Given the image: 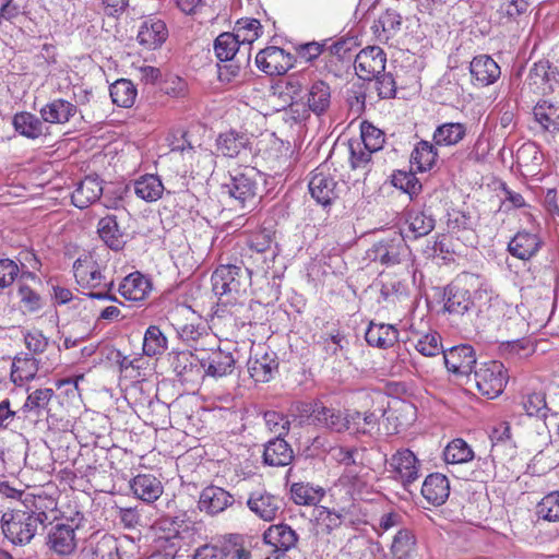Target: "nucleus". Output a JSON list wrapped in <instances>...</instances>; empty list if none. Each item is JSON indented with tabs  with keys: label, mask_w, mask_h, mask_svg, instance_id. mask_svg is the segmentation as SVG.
Returning a JSON list of instances; mask_svg holds the SVG:
<instances>
[{
	"label": "nucleus",
	"mask_w": 559,
	"mask_h": 559,
	"mask_svg": "<svg viewBox=\"0 0 559 559\" xmlns=\"http://www.w3.org/2000/svg\"><path fill=\"white\" fill-rule=\"evenodd\" d=\"M472 78L481 86L493 84L501 74L498 63L487 55L474 57L469 64Z\"/></svg>",
	"instance_id": "5701e85b"
},
{
	"label": "nucleus",
	"mask_w": 559,
	"mask_h": 559,
	"mask_svg": "<svg viewBox=\"0 0 559 559\" xmlns=\"http://www.w3.org/2000/svg\"><path fill=\"white\" fill-rule=\"evenodd\" d=\"M102 193L103 186L98 178L87 176L76 185L71 200L74 206L85 209L96 202Z\"/></svg>",
	"instance_id": "bb28decb"
},
{
	"label": "nucleus",
	"mask_w": 559,
	"mask_h": 559,
	"mask_svg": "<svg viewBox=\"0 0 559 559\" xmlns=\"http://www.w3.org/2000/svg\"><path fill=\"white\" fill-rule=\"evenodd\" d=\"M415 348L426 357H433L443 353L440 335L437 332L421 335L416 342Z\"/></svg>",
	"instance_id": "bf43d9fd"
},
{
	"label": "nucleus",
	"mask_w": 559,
	"mask_h": 559,
	"mask_svg": "<svg viewBox=\"0 0 559 559\" xmlns=\"http://www.w3.org/2000/svg\"><path fill=\"white\" fill-rule=\"evenodd\" d=\"M543 240L536 233L518 231L508 245L509 252L520 259L530 260L540 250Z\"/></svg>",
	"instance_id": "6ab92c4d"
},
{
	"label": "nucleus",
	"mask_w": 559,
	"mask_h": 559,
	"mask_svg": "<svg viewBox=\"0 0 559 559\" xmlns=\"http://www.w3.org/2000/svg\"><path fill=\"white\" fill-rule=\"evenodd\" d=\"M360 136L364 148L370 152H378L383 147L385 135L373 124L365 121L360 127Z\"/></svg>",
	"instance_id": "6e6d98bb"
},
{
	"label": "nucleus",
	"mask_w": 559,
	"mask_h": 559,
	"mask_svg": "<svg viewBox=\"0 0 559 559\" xmlns=\"http://www.w3.org/2000/svg\"><path fill=\"white\" fill-rule=\"evenodd\" d=\"M5 511L1 516L4 536L15 545H26L35 537L38 528L44 526L48 515L44 511L33 510L27 504Z\"/></svg>",
	"instance_id": "f03ea898"
},
{
	"label": "nucleus",
	"mask_w": 559,
	"mask_h": 559,
	"mask_svg": "<svg viewBox=\"0 0 559 559\" xmlns=\"http://www.w3.org/2000/svg\"><path fill=\"white\" fill-rule=\"evenodd\" d=\"M266 544L273 546L277 551H288L298 542L297 533L287 524L271 525L263 534Z\"/></svg>",
	"instance_id": "7c9ffc66"
},
{
	"label": "nucleus",
	"mask_w": 559,
	"mask_h": 559,
	"mask_svg": "<svg viewBox=\"0 0 559 559\" xmlns=\"http://www.w3.org/2000/svg\"><path fill=\"white\" fill-rule=\"evenodd\" d=\"M197 352H178L171 354V367L177 376L183 377L189 372H192L193 368L197 367L198 360L195 359Z\"/></svg>",
	"instance_id": "052dcab7"
},
{
	"label": "nucleus",
	"mask_w": 559,
	"mask_h": 559,
	"mask_svg": "<svg viewBox=\"0 0 559 559\" xmlns=\"http://www.w3.org/2000/svg\"><path fill=\"white\" fill-rule=\"evenodd\" d=\"M12 124L14 130L27 139H38L45 134V124L41 117L27 111H21L13 116Z\"/></svg>",
	"instance_id": "f704fd0d"
},
{
	"label": "nucleus",
	"mask_w": 559,
	"mask_h": 559,
	"mask_svg": "<svg viewBox=\"0 0 559 559\" xmlns=\"http://www.w3.org/2000/svg\"><path fill=\"white\" fill-rule=\"evenodd\" d=\"M138 91L134 84L127 79H119L110 85V97L114 104L122 108L133 106Z\"/></svg>",
	"instance_id": "37998d69"
},
{
	"label": "nucleus",
	"mask_w": 559,
	"mask_h": 559,
	"mask_svg": "<svg viewBox=\"0 0 559 559\" xmlns=\"http://www.w3.org/2000/svg\"><path fill=\"white\" fill-rule=\"evenodd\" d=\"M338 460L347 466L346 471L341 476L340 481L343 485L350 486L353 492H359L361 487L365 485V481L355 471L354 451L341 449Z\"/></svg>",
	"instance_id": "09e8293b"
},
{
	"label": "nucleus",
	"mask_w": 559,
	"mask_h": 559,
	"mask_svg": "<svg viewBox=\"0 0 559 559\" xmlns=\"http://www.w3.org/2000/svg\"><path fill=\"white\" fill-rule=\"evenodd\" d=\"M50 548L59 555H70L76 547L75 531L71 525L57 524L49 535Z\"/></svg>",
	"instance_id": "473e14b6"
},
{
	"label": "nucleus",
	"mask_w": 559,
	"mask_h": 559,
	"mask_svg": "<svg viewBox=\"0 0 559 559\" xmlns=\"http://www.w3.org/2000/svg\"><path fill=\"white\" fill-rule=\"evenodd\" d=\"M294 453L290 445L281 437L270 440L264 448L263 461L270 466H286L292 463Z\"/></svg>",
	"instance_id": "72a5a7b5"
},
{
	"label": "nucleus",
	"mask_w": 559,
	"mask_h": 559,
	"mask_svg": "<svg viewBox=\"0 0 559 559\" xmlns=\"http://www.w3.org/2000/svg\"><path fill=\"white\" fill-rule=\"evenodd\" d=\"M247 507L261 520L270 522L273 521L282 510L283 501L280 497L264 489H258L250 492Z\"/></svg>",
	"instance_id": "2eb2a0df"
},
{
	"label": "nucleus",
	"mask_w": 559,
	"mask_h": 559,
	"mask_svg": "<svg viewBox=\"0 0 559 559\" xmlns=\"http://www.w3.org/2000/svg\"><path fill=\"white\" fill-rule=\"evenodd\" d=\"M250 138L234 130L221 133L216 140L217 151L226 157H238L250 151Z\"/></svg>",
	"instance_id": "393cba45"
},
{
	"label": "nucleus",
	"mask_w": 559,
	"mask_h": 559,
	"mask_svg": "<svg viewBox=\"0 0 559 559\" xmlns=\"http://www.w3.org/2000/svg\"><path fill=\"white\" fill-rule=\"evenodd\" d=\"M393 478L400 481L405 489L418 480L420 463L409 449L397 450L388 461Z\"/></svg>",
	"instance_id": "6e6552de"
},
{
	"label": "nucleus",
	"mask_w": 559,
	"mask_h": 559,
	"mask_svg": "<svg viewBox=\"0 0 559 559\" xmlns=\"http://www.w3.org/2000/svg\"><path fill=\"white\" fill-rule=\"evenodd\" d=\"M82 555L83 559H118L117 540L111 535H104L96 542H90Z\"/></svg>",
	"instance_id": "e433bc0d"
},
{
	"label": "nucleus",
	"mask_w": 559,
	"mask_h": 559,
	"mask_svg": "<svg viewBox=\"0 0 559 559\" xmlns=\"http://www.w3.org/2000/svg\"><path fill=\"white\" fill-rule=\"evenodd\" d=\"M508 371L497 360L480 364L474 371V380L479 393L492 400L498 397L508 382Z\"/></svg>",
	"instance_id": "423d86ee"
},
{
	"label": "nucleus",
	"mask_w": 559,
	"mask_h": 559,
	"mask_svg": "<svg viewBox=\"0 0 559 559\" xmlns=\"http://www.w3.org/2000/svg\"><path fill=\"white\" fill-rule=\"evenodd\" d=\"M118 292L127 300L142 301L151 292V283L140 272H133L122 280Z\"/></svg>",
	"instance_id": "c85d7f7f"
},
{
	"label": "nucleus",
	"mask_w": 559,
	"mask_h": 559,
	"mask_svg": "<svg viewBox=\"0 0 559 559\" xmlns=\"http://www.w3.org/2000/svg\"><path fill=\"white\" fill-rule=\"evenodd\" d=\"M534 116L545 130L559 131V106L544 100L534 107Z\"/></svg>",
	"instance_id": "49530a36"
},
{
	"label": "nucleus",
	"mask_w": 559,
	"mask_h": 559,
	"mask_svg": "<svg viewBox=\"0 0 559 559\" xmlns=\"http://www.w3.org/2000/svg\"><path fill=\"white\" fill-rule=\"evenodd\" d=\"M421 495L433 506L443 504L450 495L449 479L440 473L428 475L421 486Z\"/></svg>",
	"instance_id": "a878e982"
},
{
	"label": "nucleus",
	"mask_w": 559,
	"mask_h": 559,
	"mask_svg": "<svg viewBox=\"0 0 559 559\" xmlns=\"http://www.w3.org/2000/svg\"><path fill=\"white\" fill-rule=\"evenodd\" d=\"M367 257L371 261L379 262L390 267L408 260L411 249L402 234L394 231L393 235L374 242L371 248L367 250Z\"/></svg>",
	"instance_id": "20e7f679"
},
{
	"label": "nucleus",
	"mask_w": 559,
	"mask_h": 559,
	"mask_svg": "<svg viewBox=\"0 0 559 559\" xmlns=\"http://www.w3.org/2000/svg\"><path fill=\"white\" fill-rule=\"evenodd\" d=\"M17 295L23 308L28 312H36L43 307V300L39 294L27 285L21 284Z\"/></svg>",
	"instance_id": "0e129e2a"
},
{
	"label": "nucleus",
	"mask_w": 559,
	"mask_h": 559,
	"mask_svg": "<svg viewBox=\"0 0 559 559\" xmlns=\"http://www.w3.org/2000/svg\"><path fill=\"white\" fill-rule=\"evenodd\" d=\"M474 457V452L468 443L456 438L448 443L443 450V459L447 464H463Z\"/></svg>",
	"instance_id": "de8ad7c7"
},
{
	"label": "nucleus",
	"mask_w": 559,
	"mask_h": 559,
	"mask_svg": "<svg viewBox=\"0 0 559 559\" xmlns=\"http://www.w3.org/2000/svg\"><path fill=\"white\" fill-rule=\"evenodd\" d=\"M305 412H310L311 423L328 428L334 432H343L348 428V411L343 413L340 409L328 407L322 402L305 405Z\"/></svg>",
	"instance_id": "9b49d317"
},
{
	"label": "nucleus",
	"mask_w": 559,
	"mask_h": 559,
	"mask_svg": "<svg viewBox=\"0 0 559 559\" xmlns=\"http://www.w3.org/2000/svg\"><path fill=\"white\" fill-rule=\"evenodd\" d=\"M195 359L204 374L221 378L230 374L235 367V358L230 352L222 349L198 350Z\"/></svg>",
	"instance_id": "9d476101"
},
{
	"label": "nucleus",
	"mask_w": 559,
	"mask_h": 559,
	"mask_svg": "<svg viewBox=\"0 0 559 559\" xmlns=\"http://www.w3.org/2000/svg\"><path fill=\"white\" fill-rule=\"evenodd\" d=\"M168 38V29L164 21L150 16L145 19L138 32V43L147 50L159 48Z\"/></svg>",
	"instance_id": "a211bd4d"
},
{
	"label": "nucleus",
	"mask_w": 559,
	"mask_h": 559,
	"mask_svg": "<svg viewBox=\"0 0 559 559\" xmlns=\"http://www.w3.org/2000/svg\"><path fill=\"white\" fill-rule=\"evenodd\" d=\"M523 408L528 416L546 417L547 415V403L546 396L542 392H534L527 394L523 399Z\"/></svg>",
	"instance_id": "680f3d73"
},
{
	"label": "nucleus",
	"mask_w": 559,
	"mask_h": 559,
	"mask_svg": "<svg viewBox=\"0 0 559 559\" xmlns=\"http://www.w3.org/2000/svg\"><path fill=\"white\" fill-rule=\"evenodd\" d=\"M407 225L415 238L428 235L433 228L436 221L432 215L424 211H411L407 214Z\"/></svg>",
	"instance_id": "603ef678"
},
{
	"label": "nucleus",
	"mask_w": 559,
	"mask_h": 559,
	"mask_svg": "<svg viewBox=\"0 0 559 559\" xmlns=\"http://www.w3.org/2000/svg\"><path fill=\"white\" fill-rule=\"evenodd\" d=\"M264 421L267 429L277 435V438L286 435L289 430L288 419L281 413L269 411L264 413Z\"/></svg>",
	"instance_id": "e2e57ef3"
},
{
	"label": "nucleus",
	"mask_w": 559,
	"mask_h": 559,
	"mask_svg": "<svg viewBox=\"0 0 559 559\" xmlns=\"http://www.w3.org/2000/svg\"><path fill=\"white\" fill-rule=\"evenodd\" d=\"M490 438L492 441L490 451V456L492 457V461L497 459L502 460L504 451H508L507 454L513 455L514 445L511 441L510 427L508 424L502 423L499 425V427L495 428L492 430Z\"/></svg>",
	"instance_id": "79ce46f5"
},
{
	"label": "nucleus",
	"mask_w": 559,
	"mask_h": 559,
	"mask_svg": "<svg viewBox=\"0 0 559 559\" xmlns=\"http://www.w3.org/2000/svg\"><path fill=\"white\" fill-rule=\"evenodd\" d=\"M135 195L146 202L159 200L164 192V185L156 175H144L133 181Z\"/></svg>",
	"instance_id": "4c0bfd02"
},
{
	"label": "nucleus",
	"mask_w": 559,
	"mask_h": 559,
	"mask_svg": "<svg viewBox=\"0 0 559 559\" xmlns=\"http://www.w3.org/2000/svg\"><path fill=\"white\" fill-rule=\"evenodd\" d=\"M74 276L82 288L91 289L86 295L92 299L118 301L111 294L114 282H105L100 266L92 257L79 258L73 264Z\"/></svg>",
	"instance_id": "7ed1b4c3"
},
{
	"label": "nucleus",
	"mask_w": 559,
	"mask_h": 559,
	"mask_svg": "<svg viewBox=\"0 0 559 559\" xmlns=\"http://www.w3.org/2000/svg\"><path fill=\"white\" fill-rule=\"evenodd\" d=\"M537 515L546 521H559V491L546 495L537 504Z\"/></svg>",
	"instance_id": "13d9d810"
},
{
	"label": "nucleus",
	"mask_w": 559,
	"mask_h": 559,
	"mask_svg": "<svg viewBox=\"0 0 559 559\" xmlns=\"http://www.w3.org/2000/svg\"><path fill=\"white\" fill-rule=\"evenodd\" d=\"M401 25V14L395 10L388 9L377 21H374L372 29L380 41H388L400 31Z\"/></svg>",
	"instance_id": "ea45409f"
},
{
	"label": "nucleus",
	"mask_w": 559,
	"mask_h": 559,
	"mask_svg": "<svg viewBox=\"0 0 559 559\" xmlns=\"http://www.w3.org/2000/svg\"><path fill=\"white\" fill-rule=\"evenodd\" d=\"M444 310L454 319L469 321L476 312L474 299L463 278L449 284L443 293Z\"/></svg>",
	"instance_id": "0eeeda50"
},
{
	"label": "nucleus",
	"mask_w": 559,
	"mask_h": 559,
	"mask_svg": "<svg viewBox=\"0 0 559 559\" xmlns=\"http://www.w3.org/2000/svg\"><path fill=\"white\" fill-rule=\"evenodd\" d=\"M277 369L275 359L267 356L261 359L251 360L249 362L250 376L257 382H267L272 379L274 371Z\"/></svg>",
	"instance_id": "864d4df0"
},
{
	"label": "nucleus",
	"mask_w": 559,
	"mask_h": 559,
	"mask_svg": "<svg viewBox=\"0 0 559 559\" xmlns=\"http://www.w3.org/2000/svg\"><path fill=\"white\" fill-rule=\"evenodd\" d=\"M373 79H376V87L380 98L389 99L395 96L396 84L391 73L382 72Z\"/></svg>",
	"instance_id": "774afa93"
},
{
	"label": "nucleus",
	"mask_w": 559,
	"mask_h": 559,
	"mask_svg": "<svg viewBox=\"0 0 559 559\" xmlns=\"http://www.w3.org/2000/svg\"><path fill=\"white\" fill-rule=\"evenodd\" d=\"M52 369V362H43L40 358L25 354L13 359L10 378L14 384L23 385L25 382L34 380L38 371L48 374Z\"/></svg>",
	"instance_id": "ddd939ff"
},
{
	"label": "nucleus",
	"mask_w": 559,
	"mask_h": 559,
	"mask_svg": "<svg viewBox=\"0 0 559 559\" xmlns=\"http://www.w3.org/2000/svg\"><path fill=\"white\" fill-rule=\"evenodd\" d=\"M386 55L378 46L361 49L354 62L357 75L362 80H372L385 70Z\"/></svg>",
	"instance_id": "f8f14e48"
},
{
	"label": "nucleus",
	"mask_w": 559,
	"mask_h": 559,
	"mask_svg": "<svg viewBox=\"0 0 559 559\" xmlns=\"http://www.w3.org/2000/svg\"><path fill=\"white\" fill-rule=\"evenodd\" d=\"M261 24L257 19H242L236 23V35L242 46L249 49V46L259 38Z\"/></svg>",
	"instance_id": "5fc2aeb1"
},
{
	"label": "nucleus",
	"mask_w": 559,
	"mask_h": 559,
	"mask_svg": "<svg viewBox=\"0 0 559 559\" xmlns=\"http://www.w3.org/2000/svg\"><path fill=\"white\" fill-rule=\"evenodd\" d=\"M24 342L26 348L36 355L43 354L49 346V338L39 330H32L25 333Z\"/></svg>",
	"instance_id": "338daca9"
},
{
	"label": "nucleus",
	"mask_w": 559,
	"mask_h": 559,
	"mask_svg": "<svg viewBox=\"0 0 559 559\" xmlns=\"http://www.w3.org/2000/svg\"><path fill=\"white\" fill-rule=\"evenodd\" d=\"M437 145L429 141H419L412 154L411 164L416 166L419 171H427L432 168L438 158Z\"/></svg>",
	"instance_id": "a19ab883"
},
{
	"label": "nucleus",
	"mask_w": 559,
	"mask_h": 559,
	"mask_svg": "<svg viewBox=\"0 0 559 559\" xmlns=\"http://www.w3.org/2000/svg\"><path fill=\"white\" fill-rule=\"evenodd\" d=\"M241 45L235 33H223L214 41V51L221 61H228L238 58Z\"/></svg>",
	"instance_id": "c03bdc74"
},
{
	"label": "nucleus",
	"mask_w": 559,
	"mask_h": 559,
	"mask_svg": "<svg viewBox=\"0 0 559 559\" xmlns=\"http://www.w3.org/2000/svg\"><path fill=\"white\" fill-rule=\"evenodd\" d=\"M258 177L259 173L253 167L236 168L229 173L228 181L222 183L221 193L245 206L255 198Z\"/></svg>",
	"instance_id": "39448f33"
},
{
	"label": "nucleus",
	"mask_w": 559,
	"mask_h": 559,
	"mask_svg": "<svg viewBox=\"0 0 559 559\" xmlns=\"http://www.w3.org/2000/svg\"><path fill=\"white\" fill-rule=\"evenodd\" d=\"M528 8L530 2L527 0H502L498 12L510 20H514L526 13Z\"/></svg>",
	"instance_id": "69168bd1"
},
{
	"label": "nucleus",
	"mask_w": 559,
	"mask_h": 559,
	"mask_svg": "<svg viewBox=\"0 0 559 559\" xmlns=\"http://www.w3.org/2000/svg\"><path fill=\"white\" fill-rule=\"evenodd\" d=\"M365 338L370 346L388 348L397 342L399 331L391 324L370 323L366 331Z\"/></svg>",
	"instance_id": "c9c22d12"
},
{
	"label": "nucleus",
	"mask_w": 559,
	"mask_h": 559,
	"mask_svg": "<svg viewBox=\"0 0 559 559\" xmlns=\"http://www.w3.org/2000/svg\"><path fill=\"white\" fill-rule=\"evenodd\" d=\"M392 183L411 198L417 195L421 190V183L413 173L399 170L392 176Z\"/></svg>",
	"instance_id": "4d7b16f0"
},
{
	"label": "nucleus",
	"mask_w": 559,
	"mask_h": 559,
	"mask_svg": "<svg viewBox=\"0 0 559 559\" xmlns=\"http://www.w3.org/2000/svg\"><path fill=\"white\" fill-rule=\"evenodd\" d=\"M167 349V338L156 325H150L143 337V353L148 357L162 355Z\"/></svg>",
	"instance_id": "3c124183"
},
{
	"label": "nucleus",
	"mask_w": 559,
	"mask_h": 559,
	"mask_svg": "<svg viewBox=\"0 0 559 559\" xmlns=\"http://www.w3.org/2000/svg\"><path fill=\"white\" fill-rule=\"evenodd\" d=\"M527 84L535 93H550L559 87V62L549 60H539L530 69Z\"/></svg>",
	"instance_id": "1a4fd4ad"
},
{
	"label": "nucleus",
	"mask_w": 559,
	"mask_h": 559,
	"mask_svg": "<svg viewBox=\"0 0 559 559\" xmlns=\"http://www.w3.org/2000/svg\"><path fill=\"white\" fill-rule=\"evenodd\" d=\"M290 495L296 504L316 506L323 498L324 490L310 484L295 483L290 487Z\"/></svg>",
	"instance_id": "a18cd8bd"
},
{
	"label": "nucleus",
	"mask_w": 559,
	"mask_h": 559,
	"mask_svg": "<svg viewBox=\"0 0 559 559\" xmlns=\"http://www.w3.org/2000/svg\"><path fill=\"white\" fill-rule=\"evenodd\" d=\"M466 131L464 123L445 122L436 128L432 139L438 146H453L465 138Z\"/></svg>",
	"instance_id": "58836bf2"
},
{
	"label": "nucleus",
	"mask_w": 559,
	"mask_h": 559,
	"mask_svg": "<svg viewBox=\"0 0 559 559\" xmlns=\"http://www.w3.org/2000/svg\"><path fill=\"white\" fill-rule=\"evenodd\" d=\"M385 415V408L381 405L372 411H348V428L355 433L372 435L378 430L380 419Z\"/></svg>",
	"instance_id": "aec40b11"
},
{
	"label": "nucleus",
	"mask_w": 559,
	"mask_h": 559,
	"mask_svg": "<svg viewBox=\"0 0 559 559\" xmlns=\"http://www.w3.org/2000/svg\"><path fill=\"white\" fill-rule=\"evenodd\" d=\"M130 487L136 498L147 503L156 501L164 490L160 480L151 474H140L135 476L131 480Z\"/></svg>",
	"instance_id": "c756f323"
},
{
	"label": "nucleus",
	"mask_w": 559,
	"mask_h": 559,
	"mask_svg": "<svg viewBox=\"0 0 559 559\" xmlns=\"http://www.w3.org/2000/svg\"><path fill=\"white\" fill-rule=\"evenodd\" d=\"M311 197L321 205L328 206L337 198V182L322 168H317L309 181Z\"/></svg>",
	"instance_id": "f3484780"
},
{
	"label": "nucleus",
	"mask_w": 559,
	"mask_h": 559,
	"mask_svg": "<svg viewBox=\"0 0 559 559\" xmlns=\"http://www.w3.org/2000/svg\"><path fill=\"white\" fill-rule=\"evenodd\" d=\"M234 503V497L225 489L217 486L204 488L200 495L199 508L209 514H217Z\"/></svg>",
	"instance_id": "412c9836"
},
{
	"label": "nucleus",
	"mask_w": 559,
	"mask_h": 559,
	"mask_svg": "<svg viewBox=\"0 0 559 559\" xmlns=\"http://www.w3.org/2000/svg\"><path fill=\"white\" fill-rule=\"evenodd\" d=\"M211 282L218 299L217 312L228 311L230 314H237L248 298L251 271L235 264H223L213 272Z\"/></svg>",
	"instance_id": "f257e3e1"
},
{
	"label": "nucleus",
	"mask_w": 559,
	"mask_h": 559,
	"mask_svg": "<svg viewBox=\"0 0 559 559\" xmlns=\"http://www.w3.org/2000/svg\"><path fill=\"white\" fill-rule=\"evenodd\" d=\"M447 369L456 376H469L476 365V354L471 345L462 344L443 350Z\"/></svg>",
	"instance_id": "4468645a"
},
{
	"label": "nucleus",
	"mask_w": 559,
	"mask_h": 559,
	"mask_svg": "<svg viewBox=\"0 0 559 559\" xmlns=\"http://www.w3.org/2000/svg\"><path fill=\"white\" fill-rule=\"evenodd\" d=\"M305 100L307 108L302 109V118L309 116V111L316 116H321L328 111L331 106V87L322 81H313L307 88V92L301 97Z\"/></svg>",
	"instance_id": "dca6fc26"
},
{
	"label": "nucleus",
	"mask_w": 559,
	"mask_h": 559,
	"mask_svg": "<svg viewBox=\"0 0 559 559\" xmlns=\"http://www.w3.org/2000/svg\"><path fill=\"white\" fill-rule=\"evenodd\" d=\"M97 233L105 245L115 250H121L126 245V235L120 229L116 215H107L98 221Z\"/></svg>",
	"instance_id": "2f4dec72"
},
{
	"label": "nucleus",
	"mask_w": 559,
	"mask_h": 559,
	"mask_svg": "<svg viewBox=\"0 0 559 559\" xmlns=\"http://www.w3.org/2000/svg\"><path fill=\"white\" fill-rule=\"evenodd\" d=\"M53 395L55 391L50 388L36 389L28 394L20 413L24 418H31L33 421L39 420L44 414H48V406Z\"/></svg>",
	"instance_id": "4be33fe9"
},
{
	"label": "nucleus",
	"mask_w": 559,
	"mask_h": 559,
	"mask_svg": "<svg viewBox=\"0 0 559 559\" xmlns=\"http://www.w3.org/2000/svg\"><path fill=\"white\" fill-rule=\"evenodd\" d=\"M415 536L407 528H400L395 534L391 551L395 559H409L415 551Z\"/></svg>",
	"instance_id": "8fccbe9b"
},
{
	"label": "nucleus",
	"mask_w": 559,
	"mask_h": 559,
	"mask_svg": "<svg viewBox=\"0 0 559 559\" xmlns=\"http://www.w3.org/2000/svg\"><path fill=\"white\" fill-rule=\"evenodd\" d=\"M288 57L285 50L271 46L260 50L255 56L257 67L269 75L281 74L286 71L287 63H283L284 59Z\"/></svg>",
	"instance_id": "cd10ccee"
},
{
	"label": "nucleus",
	"mask_w": 559,
	"mask_h": 559,
	"mask_svg": "<svg viewBox=\"0 0 559 559\" xmlns=\"http://www.w3.org/2000/svg\"><path fill=\"white\" fill-rule=\"evenodd\" d=\"M76 112V105L63 98H55L43 106L39 110L44 122L55 124H64L69 122Z\"/></svg>",
	"instance_id": "b1692460"
}]
</instances>
